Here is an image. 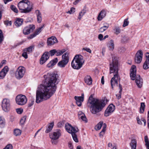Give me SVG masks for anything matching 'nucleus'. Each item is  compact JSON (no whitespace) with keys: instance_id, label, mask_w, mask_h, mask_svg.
I'll list each match as a JSON object with an SVG mask.
<instances>
[{"instance_id":"f257e3e1","label":"nucleus","mask_w":149,"mask_h":149,"mask_svg":"<svg viewBox=\"0 0 149 149\" xmlns=\"http://www.w3.org/2000/svg\"><path fill=\"white\" fill-rule=\"evenodd\" d=\"M58 76L57 73H48L44 75L45 80V86L40 90H37L36 93V102L39 103L51 97L55 93Z\"/></svg>"},{"instance_id":"f03ea898","label":"nucleus","mask_w":149,"mask_h":149,"mask_svg":"<svg viewBox=\"0 0 149 149\" xmlns=\"http://www.w3.org/2000/svg\"><path fill=\"white\" fill-rule=\"evenodd\" d=\"M107 101L104 100H98L93 97L92 95L89 97L87 103L90 107L91 112L95 114L101 111L105 106Z\"/></svg>"},{"instance_id":"7ed1b4c3","label":"nucleus","mask_w":149,"mask_h":149,"mask_svg":"<svg viewBox=\"0 0 149 149\" xmlns=\"http://www.w3.org/2000/svg\"><path fill=\"white\" fill-rule=\"evenodd\" d=\"M109 68L110 74L113 73L114 74L111 80V85L113 89V86L116 85L118 86V81L120 80V77L118 74L119 67L118 61L116 58H112V61L110 63Z\"/></svg>"},{"instance_id":"20e7f679","label":"nucleus","mask_w":149,"mask_h":149,"mask_svg":"<svg viewBox=\"0 0 149 149\" xmlns=\"http://www.w3.org/2000/svg\"><path fill=\"white\" fill-rule=\"evenodd\" d=\"M136 67L135 65H132L130 70V77L132 80H135L136 84L138 87L141 88L143 84V79L139 75H136Z\"/></svg>"},{"instance_id":"39448f33","label":"nucleus","mask_w":149,"mask_h":149,"mask_svg":"<svg viewBox=\"0 0 149 149\" xmlns=\"http://www.w3.org/2000/svg\"><path fill=\"white\" fill-rule=\"evenodd\" d=\"M84 63L83 57L81 55L77 54L75 56L72 61L71 66L73 69L79 70L82 67Z\"/></svg>"},{"instance_id":"423d86ee","label":"nucleus","mask_w":149,"mask_h":149,"mask_svg":"<svg viewBox=\"0 0 149 149\" xmlns=\"http://www.w3.org/2000/svg\"><path fill=\"white\" fill-rule=\"evenodd\" d=\"M65 128L68 133L71 134L73 140L76 142H78V140L76 134V133L79 131L78 128L77 127H73L70 124L68 123L65 124Z\"/></svg>"},{"instance_id":"0eeeda50","label":"nucleus","mask_w":149,"mask_h":149,"mask_svg":"<svg viewBox=\"0 0 149 149\" xmlns=\"http://www.w3.org/2000/svg\"><path fill=\"white\" fill-rule=\"evenodd\" d=\"M69 53L67 52L62 55V60L58 63L59 67L64 68L68 64L69 61Z\"/></svg>"},{"instance_id":"6e6552de","label":"nucleus","mask_w":149,"mask_h":149,"mask_svg":"<svg viewBox=\"0 0 149 149\" xmlns=\"http://www.w3.org/2000/svg\"><path fill=\"white\" fill-rule=\"evenodd\" d=\"M25 70L24 67L20 66L17 69L15 73V77L18 79L22 78L24 75Z\"/></svg>"},{"instance_id":"1a4fd4ad","label":"nucleus","mask_w":149,"mask_h":149,"mask_svg":"<svg viewBox=\"0 0 149 149\" xmlns=\"http://www.w3.org/2000/svg\"><path fill=\"white\" fill-rule=\"evenodd\" d=\"M16 101L17 104L23 105L26 103L27 99L25 96L20 94L16 96Z\"/></svg>"},{"instance_id":"9d476101","label":"nucleus","mask_w":149,"mask_h":149,"mask_svg":"<svg viewBox=\"0 0 149 149\" xmlns=\"http://www.w3.org/2000/svg\"><path fill=\"white\" fill-rule=\"evenodd\" d=\"M1 107L4 111L5 112L9 111L10 109L9 100L6 98L3 99L2 102Z\"/></svg>"},{"instance_id":"9b49d317","label":"nucleus","mask_w":149,"mask_h":149,"mask_svg":"<svg viewBox=\"0 0 149 149\" xmlns=\"http://www.w3.org/2000/svg\"><path fill=\"white\" fill-rule=\"evenodd\" d=\"M30 3V2L28 0H22L19 2L18 4V7L20 12L22 13L24 9L26 7L28 4Z\"/></svg>"},{"instance_id":"f8f14e48","label":"nucleus","mask_w":149,"mask_h":149,"mask_svg":"<svg viewBox=\"0 0 149 149\" xmlns=\"http://www.w3.org/2000/svg\"><path fill=\"white\" fill-rule=\"evenodd\" d=\"M61 135V130L59 129H57L50 134L49 136L52 139H57Z\"/></svg>"},{"instance_id":"ddd939ff","label":"nucleus","mask_w":149,"mask_h":149,"mask_svg":"<svg viewBox=\"0 0 149 149\" xmlns=\"http://www.w3.org/2000/svg\"><path fill=\"white\" fill-rule=\"evenodd\" d=\"M143 55V52L141 50H139L137 52L134 58L135 62L136 63L139 64L141 62Z\"/></svg>"},{"instance_id":"4468645a","label":"nucleus","mask_w":149,"mask_h":149,"mask_svg":"<svg viewBox=\"0 0 149 149\" xmlns=\"http://www.w3.org/2000/svg\"><path fill=\"white\" fill-rule=\"evenodd\" d=\"M115 109V106L113 104L109 105L106 110L104 115L107 117L110 115Z\"/></svg>"},{"instance_id":"2eb2a0df","label":"nucleus","mask_w":149,"mask_h":149,"mask_svg":"<svg viewBox=\"0 0 149 149\" xmlns=\"http://www.w3.org/2000/svg\"><path fill=\"white\" fill-rule=\"evenodd\" d=\"M35 28V25H30L28 26L25 27L23 30V33L24 34L27 35L29 34Z\"/></svg>"},{"instance_id":"dca6fc26","label":"nucleus","mask_w":149,"mask_h":149,"mask_svg":"<svg viewBox=\"0 0 149 149\" xmlns=\"http://www.w3.org/2000/svg\"><path fill=\"white\" fill-rule=\"evenodd\" d=\"M49 54L47 52H45L42 55L40 59V63L41 65L44 63L49 58Z\"/></svg>"},{"instance_id":"f3484780","label":"nucleus","mask_w":149,"mask_h":149,"mask_svg":"<svg viewBox=\"0 0 149 149\" xmlns=\"http://www.w3.org/2000/svg\"><path fill=\"white\" fill-rule=\"evenodd\" d=\"M84 93H82L81 96L77 97L75 96L74 97V99L76 100V103L77 106L79 107H80L82 104V103L84 100Z\"/></svg>"},{"instance_id":"a211bd4d","label":"nucleus","mask_w":149,"mask_h":149,"mask_svg":"<svg viewBox=\"0 0 149 149\" xmlns=\"http://www.w3.org/2000/svg\"><path fill=\"white\" fill-rule=\"evenodd\" d=\"M58 42V41L56 38L54 36L48 38L47 41V45L49 46L52 45Z\"/></svg>"},{"instance_id":"6ab92c4d","label":"nucleus","mask_w":149,"mask_h":149,"mask_svg":"<svg viewBox=\"0 0 149 149\" xmlns=\"http://www.w3.org/2000/svg\"><path fill=\"white\" fill-rule=\"evenodd\" d=\"M8 71V67L5 66L0 72V79H3Z\"/></svg>"},{"instance_id":"aec40b11","label":"nucleus","mask_w":149,"mask_h":149,"mask_svg":"<svg viewBox=\"0 0 149 149\" xmlns=\"http://www.w3.org/2000/svg\"><path fill=\"white\" fill-rule=\"evenodd\" d=\"M106 13L104 10H102L99 14L97 17L98 21L101 20L106 15Z\"/></svg>"},{"instance_id":"412c9836","label":"nucleus","mask_w":149,"mask_h":149,"mask_svg":"<svg viewBox=\"0 0 149 149\" xmlns=\"http://www.w3.org/2000/svg\"><path fill=\"white\" fill-rule=\"evenodd\" d=\"M26 7L24 9L22 13H26L31 12L32 10V6L30 5V4H28Z\"/></svg>"},{"instance_id":"4be33fe9","label":"nucleus","mask_w":149,"mask_h":149,"mask_svg":"<svg viewBox=\"0 0 149 149\" xmlns=\"http://www.w3.org/2000/svg\"><path fill=\"white\" fill-rule=\"evenodd\" d=\"M78 115L79 118H80L85 123L87 122V118L84 114L81 111H79L78 113Z\"/></svg>"},{"instance_id":"5701e85b","label":"nucleus","mask_w":149,"mask_h":149,"mask_svg":"<svg viewBox=\"0 0 149 149\" xmlns=\"http://www.w3.org/2000/svg\"><path fill=\"white\" fill-rule=\"evenodd\" d=\"M85 82L88 85H90L92 84V79L90 76L87 75L84 78Z\"/></svg>"},{"instance_id":"b1692460","label":"nucleus","mask_w":149,"mask_h":149,"mask_svg":"<svg viewBox=\"0 0 149 149\" xmlns=\"http://www.w3.org/2000/svg\"><path fill=\"white\" fill-rule=\"evenodd\" d=\"M58 61L57 58H55L53 60L51 61L47 65V67L50 68L54 66L55 65Z\"/></svg>"},{"instance_id":"393cba45","label":"nucleus","mask_w":149,"mask_h":149,"mask_svg":"<svg viewBox=\"0 0 149 149\" xmlns=\"http://www.w3.org/2000/svg\"><path fill=\"white\" fill-rule=\"evenodd\" d=\"M23 22V19L17 18L15 22V24L17 27L19 26L22 24Z\"/></svg>"},{"instance_id":"a878e982","label":"nucleus","mask_w":149,"mask_h":149,"mask_svg":"<svg viewBox=\"0 0 149 149\" xmlns=\"http://www.w3.org/2000/svg\"><path fill=\"white\" fill-rule=\"evenodd\" d=\"M37 16V20L38 23H40L42 21L41 14L40 11L37 10L36 11Z\"/></svg>"},{"instance_id":"bb28decb","label":"nucleus","mask_w":149,"mask_h":149,"mask_svg":"<svg viewBox=\"0 0 149 149\" xmlns=\"http://www.w3.org/2000/svg\"><path fill=\"white\" fill-rule=\"evenodd\" d=\"M109 49L111 50H113L114 48V45L113 40H111L109 41L108 44Z\"/></svg>"},{"instance_id":"cd10ccee","label":"nucleus","mask_w":149,"mask_h":149,"mask_svg":"<svg viewBox=\"0 0 149 149\" xmlns=\"http://www.w3.org/2000/svg\"><path fill=\"white\" fill-rule=\"evenodd\" d=\"M136 139H133L131 140L130 143V145L132 149H136Z\"/></svg>"},{"instance_id":"c85d7f7f","label":"nucleus","mask_w":149,"mask_h":149,"mask_svg":"<svg viewBox=\"0 0 149 149\" xmlns=\"http://www.w3.org/2000/svg\"><path fill=\"white\" fill-rule=\"evenodd\" d=\"M106 124L105 123H104L103 126V129L101 132L99 134V136L100 137H102L103 136L106 131Z\"/></svg>"},{"instance_id":"c756f323","label":"nucleus","mask_w":149,"mask_h":149,"mask_svg":"<svg viewBox=\"0 0 149 149\" xmlns=\"http://www.w3.org/2000/svg\"><path fill=\"white\" fill-rule=\"evenodd\" d=\"M54 126V123H49L48 126V127L45 131L46 133H48L50 132L52 130Z\"/></svg>"},{"instance_id":"7c9ffc66","label":"nucleus","mask_w":149,"mask_h":149,"mask_svg":"<svg viewBox=\"0 0 149 149\" xmlns=\"http://www.w3.org/2000/svg\"><path fill=\"white\" fill-rule=\"evenodd\" d=\"M138 123L140 125H141L142 123L141 121H142L144 124V126H145L146 124V120L143 118H141V120L139 119V117H137L136 118Z\"/></svg>"},{"instance_id":"2f4dec72","label":"nucleus","mask_w":149,"mask_h":149,"mask_svg":"<svg viewBox=\"0 0 149 149\" xmlns=\"http://www.w3.org/2000/svg\"><path fill=\"white\" fill-rule=\"evenodd\" d=\"M5 125V121L4 118L2 117H0V127H3Z\"/></svg>"},{"instance_id":"473e14b6","label":"nucleus","mask_w":149,"mask_h":149,"mask_svg":"<svg viewBox=\"0 0 149 149\" xmlns=\"http://www.w3.org/2000/svg\"><path fill=\"white\" fill-rule=\"evenodd\" d=\"M44 27V24H43L41 26L37 29L34 33L36 34V36L38 35L40 32H41L42 30V29Z\"/></svg>"},{"instance_id":"72a5a7b5","label":"nucleus","mask_w":149,"mask_h":149,"mask_svg":"<svg viewBox=\"0 0 149 149\" xmlns=\"http://www.w3.org/2000/svg\"><path fill=\"white\" fill-rule=\"evenodd\" d=\"M143 68L145 70L149 68V61L146 60L143 65Z\"/></svg>"},{"instance_id":"f704fd0d","label":"nucleus","mask_w":149,"mask_h":149,"mask_svg":"<svg viewBox=\"0 0 149 149\" xmlns=\"http://www.w3.org/2000/svg\"><path fill=\"white\" fill-rule=\"evenodd\" d=\"M34 48V46H31L28 47V48L24 49L23 51H27L28 53L29 54L32 52V49Z\"/></svg>"},{"instance_id":"c9c22d12","label":"nucleus","mask_w":149,"mask_h":149,"mask_svg":"<svg viewBox=\"0 0 149 149\" xmlns=\"http://www.w3.org/2000/svg\"><path fill=\"white\" fill-rule=\"evenodd\" d=\"M145 105L144 102H141V106L140 108V113H143L144 110Z\"/></svg>"},{"instance_id":"e433bc0d","label":"nucleus","mask_w":149,"mask_h":149,"mask_svg":"<svg viewBox=\"0 0 149 149\" xmlns=\"http://www.w3.org/2000/svg\"><path fill=\"white\" fill-rule=\"evenodd\" d=\"M14 133L15 136H19L21 134V131L19 129H16L14 130Z\"/></svg>"},{"instance_id":"4c0bfd02","label":"nucleus","mask_w":149,"mask_h":149,"mask_svg":"<svg viewBox=\"0 0 149 149\" xmlns=\"http://www.w3.org/2000/svg\"><path fill=\"white\" fill-rule=\"evenodd\" d=\"M66 51L65 49H63L61 50H58L56 51V55L57 56H60L63 54Z\"/></svg>"},{"instance_id":"58836bf2","label":"nucleus","mask_w":149,"mask_h":149,"mask_svg":"<svg viewBox=\"0 0 149 149\" xmlns=\"http://www.w3.org/2000/svg\"><path fill=\"white\" fill-rule=\"evenodd\" d=\"M103 124V122L101 121L97 125H96L95 127V129L96 130H100L102 126V125Z\"/></svg>"},{"instance_id":"ea45409f","label":"nucleus","mask_w":149,"mask_h":149,"mask_svg":"<svg viewBox=\"0 0 149 149\" xmlns=\"http://www.w3.org/2000/svg\"><path fill=\"white\" fill-rule=\"evenodd\" d=\"M145 141L146 143V145L147 149H149V141L148 136H145Z\"/></svg>"},{"instance_id":"a19ab883","label":"nucleus","mask_w":149,"mask_h":149,"mask_svg":"<svg viewBox=\"0 0 149 149\" xmlns=\"http://www.w3.org/2000/svg\"><path fill=\"white\" fill-rule=\"evenodd\" d=\"M109 27V25L104 26L100 28L99 30L100 32H102L107 29Z\"/></svg>"},{"instance_id":"79ce46f5","label":"nucleus","mask_w":149,"mask_h":149,"mask_svg":"<svg viewBox=\"0 0 149 149\" xmlns=\"http://www.w3.org/2000/svg\"><path fill=\"white\" fill-rule=\"evenodd\" d=\"M10 8V9L15 13H17L18 12V10L17 8L14 5H11Z\"/></svg>"},{"instance_id":"37998d69","label":"nucleus","mask_w":149,"mask_h":149,"mask_svg":"<svg viewBox=\"0 0 149 149\" xmlns=\"http://www.w3.org/2000/svg\"><path fill=\"white\" fill-rule=\"evenodd\" d=\"M114 31H115V33L116 35H118L120 32V29L119 27H116Z\"/></svg>"},{"instance_id":"c03bdc74","label":"nucleus","mask_w":149,"mask_h":149,"mask_svg":"<svg viewBox=\"0 0 149 149\" xmlns=\"http://www.w3.org/2000/svg\"><path fill=\"white\" fill-rule=\"evenodd\" d=\"M128 18H127L124 20V23L123 25V26L125 27L128 25L129 22L128 21Z\"/></svg>"},{"instance_id":"a18cd8bd","label":"nucleus","mask_w":149,"mask_h":149,"mask_svg":"<svg viewBox=\"0 0 149 149\" xmlns=\"http://www.w3.org/2000/svg\"><path fill=\"white\" fill-rule=\"evenodd\" d=\"M3 36L2 31L0 30V44H1L3 40Z\"/></svg>"},{"instance_id":"49530a36","label":"nucleus","mask_w":149,"mask_h":149,"mask_svg":"<svg viewBox=\"0 0 149 149\" xmlns=\"http://www.w3.org/2000/svg\"><path fill=\"white\" fill-rule=\"evenodd\" d=\"M26 120V118L25 117H24L22 118L20 121V124L22 125L24 124L25 120Z\"/></svg>"},{"instance_id":"de8ad7c7","label":"nucleus","mask_w":149,"mask_h":149,"mask_svg":"<svg viewBox=\"0 0 149 149\" xmlns=\"http://www.w3.org/2000/svg\"><path fill=\"white\" fill-rule=\"evenodd\" d=\"M56 49H54L50 51V54L51 56L54 55L55 53L56 54Z\"/></svg>"},{"instance_id":"09e8293b","label":"nucleus","mask_w":149,"mask_h":149,"mask_svg":"<svg viewBox=\"0 0 149 149\" xmlns=\"http://www.w3.org/2000/svg\"><path fill=\"white\" fill-rule=\"evenodd\" d=\"M4 149H12L13 146L11 144L7 145L6 147L4 148Z\"/></svg>"},{"instance_id":"8fccbe9b","label":"nucleus","mask_w":149,"mask_h":149,"mask_svg":"<svg viewBox=\"0 0 149 149\" xmlns=\"http://www.w3.org/2000/svg\"><path fill=\"white\" fill-rule=\"evenodd\" d=\"M24 52L23 53L22 56L24 57L26 59L28 58V56L26 52L25 51H23Z\"/></svg>"},{"instance_id":"3c124183","label":"nucleus","mask_w":149,"mask_h":149,"mask_svg":"<svg viewBox=\"0 0 149 149\" xmlns=\"http://www.w3.org/2000/svg\"><path fill=\"white\" fill-rule=\"evenodd\" d=\"M17 113L19 114H21L23 111V110L21 109H16Z\"/></svg>"},{"instance_id":"603ef678","label":"nucleus","mask_w":149,"mask_h":149,"mask_svg":"<svg viewBox=\"0 0 149 149\" xmlns=\"http://www.w3.org/2000/svg\"><path fill=\"white\" fill-rule=\"evenodd\" d=\"M4 23L5 25H6L7 26H10L11 25L12 23L11 21H6L4 22Z\"/></svg>"},{"instance_id":"864d4df0","label":"nucleus","mask_w":149,"mask_h":149,"mask_svg":"<svg viewBox=\"0 0 149 149\" xmlns=\"http://www.w3.org/2000/svg\"><path fill=\"white\" fill-rule=\"evenodd\" d=\"M82 50H85L87 52H88L89 53H91V49L88 48H84L82 49Z\"/></svg>"},{"instance_id":"5fc2aeb1","label":"nucleus","mask_w":149,"mask_h":149,"mask_svg":"<svg viewBox=\"0 0 149 149\" xmlns=\"http://www.w3.org/2000/svg\"><path fill=\"white\" fill-rule=\"evenodd\" d=\"M34 100H31L28 104V107H31L33 104Z\"/></svg>"},{"instance_id":"6e6d98bb","label":"nucleus","mask_w":149,"mask_h":149,"mask_svg":"<svg viewBox=\"0 0 149 149\" xmlns=\"http://www.w3.org/2000/svg\"><path fill=\"white\" fill-rule=\"evenodd\" d=\"M75 8H71L70 10L68 12L70 14H72L75 12Z\"/></svg>"},{"instance_id":"4d7b16f0","label":"nucleus","mask_w":149,"mask_h":149,"mask_svg":"<svg viewBox=\"0 0 149 149\" xmlns=\"http://www.w3.org/2000/svg\"><path fill=\"white\" fill-rule=\"evenodd\" d=\"M36 36V34H35L34 33L33 34L30 35L27 38L28 39H31L35 37Z\"/></svg>"},{"instance_id":"13d9d810","label":"nucleus","mask_w":149,"mask_h":149,"mask_svg":"<svg viewBox=\"0 0 149 149\" xmlns=\"http://www.w3.org/2000/svg\"><path fill=\"white\" fill-rule=\"evenodd\" d=\"M57 139H52L51 142L52 144L56 145L57 143Z\"/></svg>"},{"instance_id":"bf43d9fd","label":"nucleus","mask_w":149,"mask_h":149,"mask_svg":"<svg viewBox=\"0 0 149 149\" xmlns=\"http://www.w3.org/2000/svg\"><path fill=\"white\" fill-rule=\"evenodd\" d=\"M84 15V14H83L82 13V12H80L79 13L78 17V19H79V20L81 19L82 17Z\"/></svg>"},{"instance_id":"052dcab7","label":"nucleus","mask_w":149,"mask_h":149,"mask_svg":"<svg viewBox=\"0 0 149 149\" xmlns=\"http://www.w3.org/2000/svg\"><path fill=\"white\" fill-rule=\"evenodd\" d=\"M98 39L100 40H103V36L102 34H100L98 35Z\"/></svg>"},{"instance_id":"680f3d73","label":"nucleus","mask_w":149,"mask_h":149,"mask_svg":"<svg viewBox=\"0 0 149 149\" xmlns=\"http://www.w3.org/2000/svg\"><path fill=\"white\" fill-rule=\"evenodd\" d=\"M57 126L58 127H61L63 126V124L61 122H60L58 123Z\"/></svg>"},{"instance_id":"e2e57ef3","label":"nucleus","mask_w":149,"mask_h":149,"mask_svg":"<svg viewBox=\"0 0 149 149\" xmlns=\"http://www.w3.org/2000/svg\"><path fill=\"white\" fill-rule=\"evenodd\" d=\"M146 60H148L149 61V53L147 52L146 54Z\"/></svg>"},{"instance_id":"0e129e2a","label":"nucleus","mask_w":149,"mask_h":149,"mask_svg":"<svg viewBox=\"0 0 149 149\" xmlns=\"http://www.w3.org/2000/svg\"><path fill=\"white\" fill-rule=\"evenodd\" d=\"M86 11V8H84L83 10H82V11L81 12H82L83 14H85Z\"/></svg>"},{"instance_id":"69168bd1","label":"nucleus","mask_w":149,"mask_h":149,"mask_svg":"<svg viewBox=\"0 0 149 149\" xmlns=\"http://www.w3.org/2000/svg\"><path fill=\"white\" fill-rule=\"evenodd\" d=\"M119 88L120 89L119 93H121L122 91V85L120 84H119Z\"/></svg>"},{"instance_id":"338daca9","label":"nucleus","mask_w":149,"mask_h":149,"mask_svg":"<svg viewBox=\"0 0 149 149\" xmlns=\"http://www.w3.org/2000/svg\"><path fill=\"white\" fill-rule=\"evenodd\" d=\"M68 146L70 149H73V147L72 146V144L70 142H69L68 143Z\"/></svg>"},{"instance_id":"774afa93","label":"nucleus","mask_w":149,"mask_h":149,"mask_svg":"<svg viewBox=\"0 0 149 149\" xmlns=\"http://www.w3.org/2000/svg\"><path fill=\"white\" fill-rule=\"evenodd\" d=\"M108 147L109 148H111V147L113 146L112 143H109L108 144Z\"/></svg>"}]
</instances>
